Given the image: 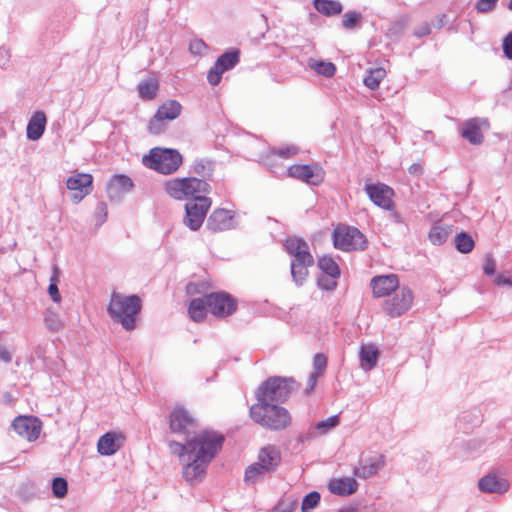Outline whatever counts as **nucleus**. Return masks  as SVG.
Instances as JSON below:
<instances>
[{"instance_id": "obj_1", "label": "nucleus", "mask_w": 512, "mask_h": 512, "mask_svg": "<svg viewBox=\"0 0 512 512\" xmlns=\"http://www.w3.org/2000/svg\"><path fill=\"white\" fill-rule=\"evenodd\" d=\"M223 435L204 430L189 444V459L183 468V476L191 484L202 481L206 469L222 447Z\"/></svg>"}, {"instance_id": "obj_2", "label": "nucleus", "mask_w": 512, "mask_h": 512, "mask_svg": "<svg viewBox=\"0 0 512 512\" xmlns=\"http://www.w3.org/2000/svg\"><path fill=\"white\" fill-rule=\"evenodd\" d=\"M142 301L137 295H122L113 292L107 308L113 321L118 322L126 330L135 328L136 315L141 311Z\"/></svg>"}, {"instance_id": "obj_3", "label": "nucleus", "mask_w": 512, "mask_h": 512, "mask_svg": "<svg viewBox=\"0 0 512 512\" xmlns=\"http://www.w3.org/2000/svg\"><path fill=\"white\" fill-rule=\"evenodd\" d=\"M251 419L265 428L282 430L290 425L289 412L273 402L257 401L250 407Z\"/></svg>"}, {"instance_id": "obj_4", "label": "nucleus", "mask_w": 512, "mask_h": 512, "mask_svg": "<svg viewBox=\"0 0 512 512\" xmlns=\"http://www.w3.org/2000/svg\"><path fill=\"white\" fill-rule=\"evenodd\" d=\"M210 189L206 181L195 177L176 178L165 183L167 194L178 200L196 201L197 197H207Z\"/></svg>"}, {"instance_id": "obj_5", "label": "nucleus", "mask_w": 512, "mask_h": 512, "mask_svg": "<svg viewBox=\"0 0 512 512\" xmlns=\"http://www.w3.org/2000/svg\"><path fill=\"white\" fill-rule=\"evenodd\" d=\"M296 388L297 383L293 378L274 376L258 387L256 398L257 401L284 402Z\"/></svg>"}, {"instance_id": "obj_6", "label": "nucleus", "mask_w": 512, "mask_h": 512, "mask_svg": "<svg viewBox=\"0 0 512 512\" xmlns=\"http://www.w3.org/2000/svg\"><path fill=\"white\" fill-rule=\"evenodd\" d=\"M143 163L146 167L161 174H172L182 164V156L175 149L153 148L148 156H144Z\"/></svg>"}, {"instance_id": "obj_7", "label": "nucleus", "mask_w": 512, "mask_h": 512, "mask_svg": "<svg viewBox=\"0 0 512 512\" xmlns=\"http://www.w3.org/2000/svg\"><path fill=\"white\" fill-rule=\"evenodd\" d=\"M281 462L280 451L275 446L262 448L258 455V461L251 464L245 471V481L255 483L260 476L276 470Z\"/></svg>"}, {"instance_id": "obj_8", "label": "nucleus", "mask_w": 512, "mask_h": 512, "mask_svg": "<svg viewBox=\"0 0 512 512\" xmlns=\"http://www.w3.org/2000/svg\"><path fill=\"white\" fill-rule=\"evenodd\" d=\"M333 244L342 251L364 250L367 247L365 235L355 227L338 225L333 232Z\"/></svg>"}, {"instance_id": "obj_9", "label": "nucleus", "mask_w": 512, "mask_h": 512, "mask_svg": "<svg viewBox=\"0 0 512 512\" xmlns=\"http://www.w3.org/2000/svg\"><path fill=\"white\" fill-rule=\"evenodd\" d=\"M414 294L407 286H401L382 303L383 312L391 318L400 317L410 310Z\"/></svg>"}, {"instance_id": "obj_10", "label": "nucleus", "mask_w": 512, "mask_h": 512, "mask_svg": "<svg viewBox=\"0 0 512 512\" xmlns=\"http://www.w3.org/2000/svg\"><path fill=\"white\" fill-rule=\"evenodd\" d=\"M210 206L211 200L208 197H197L196 201H188L185 205L184 224L192 231H197L202 226Z\"/></svg>"}, {"instance_id": "obj_11", "label": "nucleus", "mask_w": 512, "mask_h": 512, "mask_svg": "<svg viewBox=\"0 0 512 512\" xmlns=\"http://www.w3.org/2000/svg\"><path fill=\"white\" fill-rule=\"evenodd\" d=\"M169 426L171 432L183 437L194 436L197 423L190 413L183 407H176L170 414Z\"/></svg>"}, {"instance_id": "obj_12", "label": "nucleus", "mask_w": 512, "mask_h": 512, "mask_svg": "<svg viewBox=\"0 0 512 512\" xmlns=\"http://www.w3.org/2000/svg\"><path fill=\"white\" fill-rule=\"evenodd\" d=\"M287 175L309 185H320L324 181L325 171L318 164L292 165Z\"/></svg>"}, {"instance_id": "obj_13", "label": "nucleus", "mask_w": 512, "mask_h": 512, "mask_svg": "<svg viewBox=\"0 0 512 512\" xmlns=\"http://www.w3.org/2000/svg\"><path fill=\"white\" fill-rule=\"evenodd\" d=\"M182 110L181 104L176 100H168L157 110L155 116L149 123V131L153 134H159L163 130V120L176 119Z\"/></svg>"}, {"instance_id": "obj_14", "label": "nucleus", "mask_w": 512, "mask_h": 512, "mask_svg": "<svg viewBox=\"0 0 512 512\" xmlns=\"http://www.w3.org/2000/svg\"><path fill=\"white\" fill-rule=\"evenodd\" d=\"M208 310L217 317H226L236 310L235 300L226 292L206 294Z\"/></svg>"}, {"instance_id": "obj_15", "label": "nucleus", "mask_w": 512, "mask_h": 512, "mask_svg": "<svg viewBox=\"0 0 512 512\" xmlns=\"http://www.w3.org/2000/svg\"><path fill=\"white\" fill-rule=\"evenodd\" d=\"M93 177L88 173H75L71 175L67 181L66 186L72 192L71 200L74 203H79L85 196L92 191Z\"/></svg>"}, {"instance_id": "obj_16", "label": "nucleus", "mask_w": 512, "mask_h": 512, "mask_svg": "<svg viewBox=\"0 0 512 512\" xmlns=\"http://www.w3.org/2000/svg\"><path fill=\"white\" fill-rule=\"evenodd\" d=\"M239 62V51L233 50L222 54L215 62L214 66L209 70L207 80L211 85H217L222 74L233 68Z\"/></svg>"}, {"instance_id": "obj_17", "label": "nucleus", "mask_w": 512, "mask_h": 512, "mask_svg": "<svg viewBox=\"0 0 512 512\" xmlns=\"http://www.w3.org/2000/svg\"><path fill=\"white\" fill-rule=\"evenodd\" d=\"M369 199L377 206L390 210L393 207L394 191L391 187L383 183L366 184L364 188Z\"/></svg>"}, {"instance_id": "obj_18", "label": "nucleus", "mask_w": 512, "mask_h": 512, "mask_svg": "<svg viewBox=\"0 0 512 512\" xmlns=\"http://www.w3.org/2000/svg\"><path fill=\"white\" fill-rule=\"evenodd\" d=\"M370 287L375 298H388L401 286L396 274H388L374 276L370 281Z\"/></svg>"}, {"instance_id": "obj_19", "label": "nucleus", "mask_w": 512, "mask_h": 512, "mask_svg": "<svg viewBox=\"0 0 512 512\" xmlns=\"http://www.w3.org/2000/svg\"><path fill=\"white\" fill-rule=\"evenodd\" d=\"M490 127L486 118H471L464 122L461 135L469 143L479 145L484 141L483 131Z\"/></svg>"}, {"instance_id": "obj_20", "label": "nucleus", "mask_w": 512, "mask_h": 512, "mask_svg": "<svg viewBox=\"0 0 512 512\" xmlns=\"http://www.w3.org/2000/svg\"><path fill=\"white\" fill-rule=\"evenodd\" d=\"M12 427L17 434L29 441L36 440L41 431L40 422L35 417L18 416L14 419Z\"/></svg>"}, {"instance_id": "obj_21", "label": "nucleus", "mask_w": 512, "mask_h": 512, "mask_svg": "<svg viewBox=\"0 0 512 512\" xmlns=\"http://www.w3.org/2000/svg\"><path fill=\"white\" fill-rule=\"evenodd\" d=\"M125 437L121 433L108 432L101 436L97 443L98 453L103 456L115 454L124 444Z\"/></svg>"}, {"instance_id": "obj_22", "label": "nucleus", "mask_w": 512, "mask_h": 512, "mask_svg": "<svg viewBox=\"0 0 512 512\" xmlns=\"http://www.w3.org/2000/svg\"><path fill=\"white\" fill-rule=\"evenodd\" d=\"M385 466L383 455H375L360 462V465L353 471L354 476L361 479H368L375 476Z\"/></svg>"}, {"instance_id": "obj_23", "label": "nucleus", "mask_w": 512, "mask_h": 512, "mask_svg": "<svg viewBox=\"0 0 512 512\" xmlns=\"http://www.w3.org/2000/svg\"><path fill=\"white\" fill-rule=\"evenodd\" d=\"M340 424L339 415H332L325 420H322L312 425L305 434L300 436V440L310 441L316 437L328 434L331 430L335 429Z\"/></svg>"}, {"instance_id": "obj_24", "label": "nucleus", "mask_w": 512, "mask_h": 512, "mask_svg": "<svg viewBox=\"0 0 512 512\" xmlns=\"http://www.w3.org/2000/svg\"><path fill=\"white\" fill-rule=\"evenodd\" d=\"M478 487L484 493L504 494L509 490L510 484L508 480L489 473L479 480Z\"/></svg>"}, {"instance_id": "obj_25", "label": "nucleus", "mask_w": 512, "mask_h": 512, "mask_svg": "<svg viewBox=\"0 0 512 512\" xmlns=\"http://www.w3.org/2000/svg\"><path fill=\"white\" fill-rule=\"evenodd\" d=\"M314 264L311 254H306L301 259H293L291 262V275L297 285H302L308 276V267Z\"/></svg>"}, {"instance_id": "obj_26", "label": "nucleus", "mask_w": 512, "mask_h": 512, "mask_svg": "<svg viewBox=\"0 0 512 512\" xmlns=\"http://www.w3.org/2000/svg\"><path fill=\"white\" fill-rule=\"evenodd\" d=\"M232 225V216L230 212L225 209H216L212 212L207 220L206 227L213 231L227 230Z\"/></svg>"}, {"instance_id": "obj_27", "label": "nucleus", "mask_w": 512, "mask_h": 512, "mask_svg": "<svg viewBox=\"0 0 512 512\" xmlns=\"http://www.w3.org/2000/svg\"><path fill=\"white\" fill-rule=\"evenodd\" d=\"M328 488L332 494L338 496H349L357 491L358 483L352 477L335 478L330 480Z\"/></svg>"}, {"instance_id": "obj_28", "label": "nucleus", "mask_w": 512, "mask_h": 512, "mask_svg": "<svg viewBox=\"0 0 512 512\" xmlns=\"http://www.w3.org/2000/svg\"><path fill=\"white\" fill-rule=\"evenodd\" d=\"M133 187L132 180L126 175H115L107 185V192L110 198H118L128 193Z\"/></svg>"}, {"instance_id": "obj_29", "label": "nucleus", "mask_w": 512, "mask_h": 512, "mask_svg": "<svg viewBox=\"0 0 512 512\" xmlns=\"http://www.w3.org/2000/svg\"><path fill=\"white\" fill-rule=\"evenodd\" d=\"M47 118L44 112L37 111L27 124V138L32 141L40 139L45 131Z\"/></svg>"}, {"instance_id": "obj_30", "label": "nucleus", "mask_w": 512, "mask_h": 512, "mask_svg": "<svg viewBox=\"0 0 512 512\" xmlns=\"http://www.w3.org/2000/svg\"><path fill=\"white\" fill-rule=\"evenodd\" d=\"M379 351L373 344L362 345L360 348L359 358L361 367L365 370H371L377 364Z\"/></svg>"}, {"instance_id": "obj_31", "label": "nucleus", "mask_w": 512, "mask_h": 512, "mask_svg": "<svg viewBox=\"0 0 512 512\" xmlns=\"http://www.w3.org/2000/svg\"><path fill=\"white\" fill-rule=\"evenodd\" d=\"M207 311L209 310L206 295L191 300L188 307V313L193 321H202L206 317Z\"/></svg>"}, {"instance_id": "obj_32", "label": "nucleus", "mask_w": 512, "mask_h": 512, "mask_svg": "<svg viewBox=\"0 0 512 512\" xmlns=\"http://www.w3.org/2000/svg\"><path fill=\"white\" fill-rule=\"evenodd\" d=\"M284 247L294 259H301L302 256L310 254L308 244L304 240L296 237L286 239Z\"/></svg>"}, {"instance_id": "obj_33", "label": "nucleus", "mask_w": 512, "mask_h": 512, "mask_svg": "<svg viewBox=\"0 0 512 512\" xmlns=\"http://www.w3.org/2000/svg\"><path fill=\"white\" fill-rule=\"evenodd\" d=\"M314 7L325 16L338 15L343 10L341 2L338 0H314Z\"/></svg>"}, {"instance_id": "obj_34", "label": "nucleus", "mask_w": 512, "mask_h": 512, "mask_svg": "<svg viewBox=\"0 0 512 512\" xmlns=\"http://www.w3.org/2000/svg\"><path fill=\"white\" fill-rule=\"evenodd\" d=\"M453 232L451 225H435L429 232V240L434 245H442Z\"/></svg>"}, {"instance_id": "obj_35", "label": "nucleus", "mask_w": 512, "mask_h": 512, "mask_svg": "<svg viewBox=\"0 0 512 512\" xmlns=\"http://www.w3.org/2000/svg\"><path fill=\"white\" fill-rule=\"evenodd\" d=\"M385 76L386 70L382 67L370 69L368 75L363 80L364 85L371 90H376Z\"/></svg>"}, {"instance_id": "obj_36", "label": "nucleus", "mask_w": 512, "mask_h": 512, "mask_svg": "<svg viewBox=\"0 0 512 512\" xmlns=\"http://www.w3.org/2000/svg\"><path fill=\"white\" fill-rule=\"evenodd\" d=\"M159 85L155 79L142 81L138 85V93L143 100H152L157 95Z\"/></svg>"}, {"instance_id": "obj_37", "label": "nucleus", "mask_w": 512, "mask_h": 512, "mask_svg": "<svg viewBox=\"0 0 512 512\" xmlns=\"http://www.w3.org/2000/svg\"><path fill=\"white\" fill-rule=\"evenodd\" d=\"M308 66L317 74L328 78L334 76L336 72V67L332 62L309 59Z\"/></svg>"}, {"instance_id": "obj_38", "label": "nucleus", "mask_w": 512, "mask_h": 512, "mask_svg": "<svg viewBox=\"0 0 512 512\" xmlns=\"http://www.w3.org/2000/svg\"><path fill=\"white\" fill-rule=\"evenodd\" d=\"M318 267L327 276L340 277V268L330 256H323L318 260Z\"/></svg>"}, {"instance_id": "obj_39", "label": "nucleus", "mask_w": 512, "mask_h": 512, "mask_svg": "<svg viewBox=\"0 0 512 512\" xmlns=\"http://www.w3.org/2000/svg\"><path fill=\"white\" fill-rule=\"evenodd\" d=\"M60 279V269L57 265L52 267V275L50 277V284L48 287V293L55 303L61 302V295L58 289V283Z\"/></svg>"}, {"instance_id": "obj_40", "label": "nucleus", "mask_w": 512, "mask_h": 512, "mask_svg": "<svg viewBox=\"0 0 512 512\" xmlns=\"http://www.w3.org/2000/svg\"><path fill=\"white\" fill-rule=\"evenodd\" d=\"M454 242H455V246H456L457 250L461 253L471 252L475 245L472 237L465 232L458 233L455 236Z\"/></svg>"}, {"instance_id": "obj_41", "label": "nucleus", "mask_w": 512, "mask_h": 512, "mask_svg": "<svg viewBox=\"0 0 512 512\" xmlns=\"http://www.w3.org/2000/svg\"><path fill=\"white\" fill-rule=\"evenodd\" d=\"M363 16L358 11H348L342 17V27L345 30H353L361 25Z\"/></svg>"}, {"instance_id": "obj_42", "label": "nucleus", "mask_w": 512, "mask_h": 512, "mask_svg": "<svg viewBox=\"0 0 512 512\" xmlns=\"http://www.w3.org/2000/svg\"><path fill=\"white\" fill-rule=\"evenodd\" d=\"M198 434L194 436L184 437L186 443H179L176 441H169L168 446L172 454L183 457L185 454L189 456V444L196 438Z\"/></svg>"}, {"instance_id": "obj_43", "label": "nucleus", "mask_w": 512, "mask_h": 512, "mask_svg": "<svg viewBox=\"0 0 512 512\" xmlns=\"http://www.w3.org/2000/svg\"><path fill=\"white\" fill-rule=\"evenodd\" d=\"M213 162L206 159L196 160L193 164V171L203 177L210 176L213 172Z\"/></svg>"}, {"instance_id": "obj_44", "label": "nucleus", "mask_w": 512, "mask_h": 512, "mask_svg": "<svg viewBox=\"0 0 512 512\" xmlns=\"http://www.w3.org/2000/svg\"><path fill=\"white\" fill-rule=\"evenodd\" d=\"M271 153L284 159H290L300 153V148L291 144L283 147L273 148Z\"/></svg>"}, {"instance_id": "obj_45", "label": "nucleus", "mask_w": 512, "mask_h": 512, "mask_svg": "<svg viewBox=\"0 0 512 512\" xmlns=\"http://www.w3.org/2000/svg\"><path fill=\"white\" fill-rule=\"evenodd\" d=\"M68 490L67 481L62 477H57L53 479L52 482V491L53 495L56 498H63L66 496Z\"/></svg>"}, {"instance_id": "obj_46", "label": "nucleus", "mask_w": 512, "mask_h": 512, "mask_svg": "<svg viewBox=\"0 0 512 512\" xmlns=\"http://www.w3.org/2000/svg\"><path fill=\"white\" fill-rule=\"evenodd\" d=\"M320 502V494L316 491L307 494L302 501V512H309L314 509Z\"/></svg>"}, {"instance_id": "obj_47", "label": "nucleus", "mask_w": 512, "mask_h": 512, "mask_svg": "<svg viewBox=\"0 0 512 512\" xmlns=\"http://www.w3.org/2000/svg\"><path fill=\"white\" fill-rule=\"evenodd\" d=\"M338 278L339 277H331V276H327L326 274H323V275L319 276V278L317 280L318 287L322 290L332 291L337 286Z\"/></svg>"}, {"instance_id": "obj_48", "label": "nucleus", "mask_w": 512, "mask_h": 512, "mask_svg": "<svg viewBox=\"0 0 512 512\" xmlns=\"http://www.w3.org/2000/svg\"><path fill=\"white\" fill-rule=\"evenodd\" d=\"M327 366V358L323 354H316L313 359L314 372L322 374Z\"/></svg>"}, {"instance_id": "obj_49", "label": "nucleus", "mask_w": 512, "mask_h": 512, "mask_svg": "<svg viewBox=\"0 0 512 512\" xmlns=\"http://www.w3.org/2000/svg\"><path fill=\"white\" fill-rule=\"evenodd\" d=\"M498 0H478L476 3V10L480 13H487L494 10Z\"/></svg>"}, {"instance_id": "obj_50", "label": "nucleus", "mask_w": 512, "mask_h": 512, "mask_svg": "<svg viewBox=\"0 0 512 512\" xmlns=\"http://www.w3.org/2000/svg\"><path fill=\"white\" fill-rule=\"evenodd\" d=\"M206 48L205 42L201 39H194L189 44V51L194 55H201Z\"/></svg>"}, {"instance_id": "obj_51", "label": "nucleus", "mask_w": 512, "mask_h": 512, "mask_svg": "<svg viewBox=\"0 0 512 512\" xmlns=\"http://www.w3.org/2000/svg\"><path fill=\"white\" fill-rule=\"evenodd\" d=\"M45 324L51 331H58L61 328L60 321L58 320L57 315L54 313H51L45 317Z\"/></svg>"}, {"instance_id": "obj_52", "label": "nucleus", "mask_w": 512, "mask_h": 512, "mask_svg": "<svg viewBox=\"0 0 512 512\" xmlns=\"http://www.w3.org/2000/svg\"><path fill=\"white\" fill-rule=\"evenodd\" d=\"M503 52L508 59H512V31L503 39Z\"/></svg>"}, {"instance_id": "obj_53", "label": "nucleus", "mask_w": 512, "mask_h": 512, "mask_svg": "<svg viewBox=\"0 0 512 512\" xmlns=\"http://www.w3.org/2000/svg\"><path fill=\"white\" fill-rule=\"evenodd\" d=\"M495 270H496L495 260L491 257L486 258L484 266H483L484 274L491 276L495 273Z\"/></svg>"}, {"instance_id": "obj_54", "label": "nucleus", "mask_w": 512, "mask_h": 512, "mask_svg": "<svg viewBox=\"0 0 512 512\" xmlns=\"http://www.w3.org/2000/svg\"><path fill=\"white\" fill-rule=\"evenodd\" d=\"M200 288H205L204 283H188L186 286V291L189 295H195L197 293H201L202 290Z\"/></svg>"}, {"instance_id": "obj_55", "label": "nucleus", "mask_w": 512, "mask_h": 512, "mask_svg": "<svg viewBox=\"0 0 512 512\" xmlns=\"http://www.w3.org/2000/svg\"><path fill=\"white\" fill-rule=\"evenodd\" d=\"M495 283L498 286L506 285V286L511 287L512 286V277L506 276V275H503V274H499L495 278Z\"/></svg>"}, {"instance_id": "obj_56", "label": "nucleus", "mask_w": 512, "mask_h": 512, "mask_svg": "<svg viewBox=\"0 0 512 512\" xmlns=\"http://www.w3.org/2000/svg\"><path fill=\"white\" fill-rule=\"evenodd\" d=\"M430 32V25L428 23H423L419 28L415 30V35L418 37H422L430 34Z\"/></svg>"}, {"instance_id": "obj_57", "label": "nucleus", "mask_w": 512, "mask_h": 512, "mask_svg": "<svg viewBox=\"0 0 512 512\" xmlns=\"http://www.w3.org/2000/svg\"><path fill=\"white\" fill-rule=\"evenodd\" d=\"M319 376H320V374L315 373V372L310 374L309 379H308L307 393H310L314 389Z\"/></svg>"}, {"instance_id": "obj_58", "label": "nucleus", "mask_w": 512, "mask_h": 512, "mask_svg": "<svg viewBox=\"0 0 512 512\" xmlns=\"http://www.w3.org/2000/svg\"><path fill=\"white\" fill-rule=\"evenodd\" d=\"M0 359L6 363L10 362L12 359L11 354L3 346H0Z\"/></svg>"}, {"instance_id": "obj_59", "label": "nucleus", "mask_w": 512, "mask_h": 512, "mask_svg": "<svg viewBox=\"0 0 512 512\" xmlns=\"http://www.w3.org/2000/svg\"><path fill=\"white\" fill-rule=\"evenodd\" d=\"M9 55L8 51L5 49H0V66L4 67L6 63L8 62Z\"/></svg>"}, {"instance_id": "obj_60", "label": "nucleus", "mask_w": 512, "mask_h": 512, "mask_svg": "<svg viewBox=\"0 0 512 512\" xmlns=\"http://www.w3.org/2000/svg\"><path fill=\"white\" fill-rule=\"evenodd\" d=\"M409 172L411 174H421L422 173V167L420 164H412L410 167H409Z\"/></svg>"}, {"instance_id": "obj_61", "label": "nucleus", "mask_w": 512, "mask_h": 512, "mask_svg": "<svg viewBox=\"0 0 512 512\" xmlns=\"http://www.w3.org/2000/svg\"><path fill=\"white\" fill-rule=\"evenodd\" d=\"M269 512H289V511L282 508L281 506H276L273 509H271Z\"/></svg>"}, {"instance_id": "obj_62", "label": "nucleus", "mask_w": 512, "mask_h": 512, "mask_svg": "<svg viewBox=\"0 0 512 512\" xmlns=\"http://www.w3.org/2000/svg\"><path fill=\"white\" fill-rule=\"evenodd\" d=\"M98 208L100 209V211L105 212V210H106V205H105L104 203H100V204H99V206H98Z\"/></svg>"}, {"instance_id": "obj_63", "label": "nucleus", "mask_w": 512, "mask_h": 512, "mask_svg": "<svg viewBox=\"0 0 512 512\" xmlns=\"http://www.w3.org/2000/svg\"><path fill=\"white\" fill-rule=\"evenodd\" d=\"M508 8H509L510 10H512V0H510V3H509V5H508Z\"/></svg>"}, {"instance_id": "obj_64", "label": "nucleus", "mask_w": 512, "mask_h": 512, "mask_svg": "<svg viewBox=\"0 0 512 512\" xmlns=\"http://www.w3.org/2000/svg\"><path fill=\"white\" fill-rule=\"evenodd\" d=\"M339 512H349L348 510L341 509Z\"/></svg>"}]
</instances>
